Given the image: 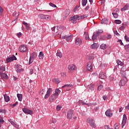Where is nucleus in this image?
I'll use <instances>...</instances> for the list:
<instances>
[{"label": "nucleus", "mask_w": 129, "mask_h": 129, "mask_svg": "<svg viewBox=\"0 0 129 129\" xmlns=\"http://www.w3.org/2000/svg\"><path fill=\"white\" fill-rule=\"evenodd\" d=\"M58 96V95H56L55 94L51 95L49 98V102H53V101H54L55 99H57Z\"/></svg>", "instance_id": "nucleus-4"}, {"label": "nucleus", "mask_w": 129, "mask_h": 129, "mask_svg": "<svg viewBox=\"0 0 129 129\" xmlns=\"http://www.w3.org/2000/svg\"><path fill=\"white\" fill-rule=\"evenodd\" d=\"M121 72L120 74L122 75V76H125V67H123L121 68L120 70Z\"/></svg>", "instance_id": "nucleus-17"}, {"label": "nucleus", "mask_w": 129, "mask_h": 129, "mask_svg": "<svg viewBox=\"0 0 129 129\" xmlns=\"http://www.w3.org/2000/svg\"><path fill=\"white\" fill-rule=\"evenodd\" d=\"M87 122L90 124V125L93 127H96V124H95V121L94 119L91 118H88L87 119Z\"/></svg>", "instance_id": "nucleus-1"}, {"label": "nucleus", "mask_w": 129, "mask_h": 129, "mask_svg": "<svg viewBox=\"0 0 129 129\" xmlns=\"http://www.w3.org/2000/svg\"><path fill=\"white\" fill-rule=\"evenodd\" d=\"M60 109H61V106L58 105L56 106V110H57L58 111H59V110H60Z\"/></svg>", "instance_id": "nucleus-52"}, {"label": "nucleus", "mask_w": 129, "mask_h": 129, "mask_svg": "<svg viewBox=\"0 0 129 129\" xmlns=\"http://www.w3.org/2000/svg\"><path fill=\"white\" fill-rule=\"evenodd\" d=\"M20 67V66L19 64H15V69H19V68Z\"/></svg>", "instance_id": "nucleus-58"}, {"label": "nucleus", "mask_w": 129, "mask_h": 129, "mask_svg": "<svg viewBox=\"0 0 129 129\" xmlns=\"http://www.w3.org/2000/svg\"><path fill=\"white\" fill-rule=\"evenodd\" d=\"M102 33H103V30L102 29H99L96 31V35H98V36L100 35V34H102Z\"/></svg>", "instance_id": "nucleus-26"}, {"label": "nucleus", "mask_w": 129, "mask_h": 129, "mask_svg": "<svg viewBox=\"0 0 129 129\" xmlns=\"http://www.w3.org/2000/svg\"><path fill=\"white\" fill-rule=\"evenodd\" d=\"M22 110L24 113H26V114H33V112L32 110L27 108H23L22 109Z\"/></svg>", "instance_id": "nucleus-7"}, {"label": "nucleus", "mask_w": 129, "mask_h": 129, "mask_svg": "<svg viewBox=\"0 0 129 129\" xmlns=\"http://www.w3.org/2000/svg\"><path fill=\"white\" fill-rule=\"evenodd\" d=\"M100 48L101 49H102V50H104V49H106V48H107V46L105 44H101Z\"/></svg>", "instance_id": "nucleus-28"}, {"label": "nucleus", "mask_w": 129, "mask_h": 129, "mask_svg": "<svg viewBox=\"0 0 129 129\" xmlns=\"http://www.w3.org/2000/svg\"><path fill=\"white\" fill-rule=\"evenodd\" d=\"M117 42H118V43H120V44L123 46V43H122V41H121V40L119 39L117 41Z\"/></svg>", "instance_id": "nucleus-54"}, {"label": "nucleus", "mask_w": 129, "mask_h": 129, "mask_svg": "<svg viewBox=\"0 0 129 129\" xmlns=\"http://www.w3.org/2000/svg\"><path fill=\"white\" fill-rule=\"evenodd\" d=\"M73 117V110H70L68 111L67 118L69 119H71Z\"/></svg>", "instance_id": "nucleus-11"}, {"label": "nucleus", "mask_w": 129, "mask_h": 129, "mask_svg": "<svg viewBox=\"0 0 129 129\" xmlns=\"http://www.w3.org/2000/svg\"><path fill=\"white\" fill-rule=\"evenodd\" d=\"M39 59H43V58H44V54L43 53V52H40L39 54Z\"/></svg>", "instance_id": "nucleus-33"}, {"label": "nucleus", "mask_w": 129, "mask_h": 129, "mask_svg": "<svg viewBox=\"0 0 129 129\" xmlns=\"http://www.w3.org/2000/svg\"><path fill=\"white\" fill-rule=\"evenodd\" d=\"M89 60H92V59H94V55L93 54L90 55L89 56Z\"/></svg>", "instance_id": "nucleus-44"}, {"label": "nucleus", "mask_w": 129, "mask_h": 129, "mask_svg": "<svg viewBox=\"0 0 129 129\" xmlns=\"http://www.w3.org/2000/svg\"><path fill=\"white\" fill-rule=\"evenodd\" d=\"M119 124L118 123H116L114 125V129H118L119 128V127H118Z\"/></svg>", "instance_id": "nucleus-40"}, {"label": "nucleus", "mask_w": 129, "mask_h": 129, "mask_svg": "<svg viewBox=\"0 0 129 129\" xmlns=\"http://www.w3.org/2000/svg\"><path fill=\"white\" fill-rule=\"evenodd\" d=\"M106 23H107L106 19H102L101 22V24H106Z\"/></svg>", "instance_id": "nucleus-46"}, {"label": "nucleus", "mask_w": 129, "mask_h": 129, "mask_svg": "<svg viewBox=\"0 0 129 129\" xmlns=\"http://www.w3.org/2000/svg\"><path fill=\"white\" fill-rule=\"evenodd\" d=\"M112 15H113L114 18H115V19H117V18H118V14H117V13H112Z\"/></svg>", "instance_id": "nucleus-38"}, {"label": "nucleus", "mask_w": 129, "mask_h": 129, "mask_svg": "<svg viewBox=\"0 0 129 129\" xmlns=\"http://www.w3.org/2000/svg\"><path fill=\"white\" fill-rule=\"evenodd\" d=\"M123 78L122 79H121L119 83V85L120 86H124L126 84V83L127 82V79L125 76H122Z\"/></svg>", "instance_id": "nucleus-2"}, {"label": "nucleus", "mask_w": 129, "mask_h": 129, "mask_svg": "<svg viewBox=\"0 0 129 129\" xmlns=\"http://www.w3.org/2000/svg\"><path fill=\"white\" fill-rule=\"evenodd\" d=\"M18 102H16L14 104L12 105L13 107H15V106H17L18 105Z\"/></svg>", "instance_id": "nucleus-57"}, {"label": "nucleus", "mask_w": 129, "mask_h": 129, "mask_svg": "<svg viewBox=\"0 0 129 129\" xmlns=\"http://www.w3.org/2000/svg\"><path fill=\"white\" fill-rule=\"evenodd\" d=\"M87 4V0H82V5L83 7H85Z\"/></svg>", "instance_id": "nucleus-32"}, {"label": "nucleus", "mask_w": 129, "mask_h": 129, "mask_svg": "<svg viewBox=\"0 0 129 129\" xmlns=\"http://www.w3.org/2000/svg\"><path fill=\"white\" fill-rule=\"evenodd\" d=\"M68 68L69 70H70L71 71L77 70V67L74 64H70L68 66Z\"/></svg>", "instance_id": "nucleus-12"}, {"label": "nucleus", "mask_w": 129, "mask_h": 129, "mask_svg": "<svg viewBox=\"0 0 129 129\" xmlns=\"http://www.w3.org/2000/svg\"><path fill=\"white\" fill-rule=\"evenodd\" d=\"M59 92H60V90H59V89H56L55 90V93H54V94L56 95H58L59 96Z\"/></svg>", "instance_id": "nucleus-36"}, {"label": "nucleus", "mask_w": 129, "mask_h": 129, "mask_svg": "<svg viewBox=\"0 0 129 129\" xmlns=\"http://www.w3.org/2000/svg\"><path fill=\"white\" fill-rule=\"evenodd\" d=\"M90 89L92 91H93V90H94V87H93V86H91V87H90Z\"/></svg>", "instance_id": "nucleus-60"}, {"label": "nucleus", "mask_w": 129, "mask_h": 129, "mask_svg": "<svg viewBox=\"0 0 129 129\" xmlns=\"http://www.w3.org/2000/svg\"><path fill=\"white\" fill-rule=\"evenodd\" d=\"M72 23H73V24H76L77 23V20H72Z\"/></svg>", "instance_id": "nucleus-63"}, {"label": "nucleus", "mask_w": 129, "mask_h": 129, "mask_svg": "<svg viewBox=\"0 0 129 129\" xmlns=\"http://www.w3.org/2000/svg\"><path fill=\"white\" fill-rule=\"evenodd\" d=\"M52 82H54L56 84H59L60 83V80L58 78H54L52 79Z\"/></svg>", "instance_id": "nucleus-23"}, {"label": "nucleus", "mask_w": 129, "mask_h": 129, "mask_svg": "<svg viewBox=\"0 0 129 129\" xmlns=\"http://www.w3.org/2000/svg\"><path fill=\"white\" fill-rule=\"evenodd\" d=\"M38 17L40 19H41L42 20H49V18H50V16L49 15H44L43 14H40L38 15Z\"/></svg>", "instance_id": "nucleus-10"}, {"label": "nucleus", "mask_w": 129, "mask_h": 129, "mask_svg": "<svg viewBox=\"0 0 129 129\" xmlns=\"http://www.w3.org/2000/svg\"><path fill=\"white\" fill-rule=\"evenodd\" d=\"M102 88H103V86L102 85H100L98 87L97 90L99 91H100V90H101V89H102Z\"/></svg>", "instance_id": "nucleus-45"}, {"label": "nucleus", "mask_w": 129, "mask_h": 129, "mask_svg": "<svg viewBox=\"0 0 129 129\" xmlns=\"http://www.w3.org/2000/svg\"><path fill=\"white\" fill-rule=\"evenodd\" d=\"M99 110V107H95V108H94V110H95V111H97L98 110Z\"/></svg>", "instance_id": "nucleus-56"}, {"label": "nucleus", "mask_w": 129, "mask_h": 129, "mask_svg": "<svg viewBox=\"0 0 129 129\" xmlns=\"http://www.w3.org/2000/svg\"><path fill=\"white\" fill-rule=\"evenodd\" d=\"M116 63L117 64V66H119V65L120 66H123V62L118 59L116 60Z\"/></svg>", "instance_id": "nucleus-30"}, {"label": "nucleus", "mask_w": 129, "mask_h": 129, "mask_svg": "<svg viewBox=\"0 0 129 129\" xmlns=\"http://www.w3.org/2000/svg\"><path fill=\"white\" fill-rule=\"evenodd\" d=\"M10 122H11V124L12 125H14V126H15V127H18V125H17L16 123H14V121H12L11 120H9Z\"/></svg>", "instance_id": "nucleus-37"}, {"label": "nucleus", "mask_w": 129, "mask_h": 129, "mask_svg": "<svg viewBox=\"0 0 129 129\" xmlns=\"http://www.w3.org/2000/svg\"><path fill=\"white\" fill-rule=\"evenodd\" d=\"M114 22H115V24H118L121 23V21L120 20H115Z\"/></svg>", "instance_id": "nucleus-49"}, {"label": "nucleus", "mask_w": 129, "mask_h": 129, "mask_svg": "<svg viewBox=\"0 0 129 129\" xmlns=\"http://www.w3.org/2000/svg\"><path fill=\"white\" fill-rule=\"evenodd\" d=\"M16 71L18 73H21L23 71V69H17Z\"/></svg>", "instance_id": "nucleus-50"}, {"label": "nucleus", "mask_w": 129, "mask_h": 129, "mask_svg": "<svg viewBox=\"0 0 129 129\" xmlns=\"http://www.w3.org/2000/svg\"><path fill=\"white\" fill-rule=\"evenodd\" d=\"M89 9V6H87L85 8V11H88Z\"/></svg>", "instance_id": "nucleus-62"}, {"label": "nucleus", "mask_w": 129, "mask_h": 129, "mask_svg": "<svg viewBox=\"0 0 129 129\" xmlns=\"http://www.w3.org/2000/svg\"><path fill=\"white\" fill-rule=\"evenodd\" d=\"M97 37H98V35L97 34H94L93 35L92 39L93 41H95V40H96Z\"/></svg>", "instance_id": "nucleus-31"}, {"label": "nucleus", "mask_w": 129, "mask_h": 129, "mask_svg": "<svg viewBox=\"0 0 129 129\" xmlns=\"http://www.w3.org/2000/svg\"><path fill=\"white\" fill-rule=\"evenodd\" d=\"M4 98L6 102H9V101H10V97H9V96L5 95Z\"/></svg>", "instance_id": "nucleus-29"}, {"label": "nucleus", "mask_w": 129, "mask_h": 129, "mask_svg": "<svg viewBox=\"0 0 129 129\" xmlns=\"http://www.w3.org/2000/svg\"><path fill=\"white\" fill-rule=\"evenodd\" d=\"M84 35L85 36L86 40H91V39H90L89 37L87 35V33H85Z\"/></svg>", "instance_id": "nucleus-41"}, {"label": "nucleus", "mask_w": 129, "mask_h": 129, "mask_svg": "<svg viewBox=\"0 0 129 129\" xmlns=\"http://www.w3.org/2000/svg\"><path fill=\"white\" fill-rule=\"evenodd\" d=\"M73 37V35H71L69 36H64V38H66L67 42H69V41H70V40H71V39H72Z\"/></svg>", "instance_id": "nucleus-22"}, {"label": "nucleus", "mask_w": 129, "mask_h": 129, "mask_svg": "<svg viewBox=\"0 0 129 129\" xmlns=\"http://www.w3.org/2000/svg\"><path fill=\"white\" fill-rule=\"evenodd\" d=\"M37 53L36 52H33L31 54V55L30 56V58H29V64H32V63H33V61H34V59H35V58H37Z\"/></svg>", "instance_id": "nucleus-3"}, {"label": "nucleus", "mask_w": 129, "mask_h": 129, "mask_svg": "<svg viewBox=\"0 0 129 129\" xmlns=\"http://www.w3.org/2000/svg\"><path fill=\"white\" fill-rule=\"evenodd\" d=\"M124 39L125 40H126V41H127L128 42H129V37H127V36L125 35Z\"/></svg>", "instance_id": "nucleus-53"}, {"label": "nucleus", "mask_w": 129, "mask_h": 129, "mask_svg": "<svg viewBox=\"0 0 129 129\" xmlns=\"http://www.w3.org/2000/svg\"><path fill=\"white\" fill-rule=\"evenodd\" d=\"M40 95H43L44 94V89H41L39 92Z\"/></svg>", "instance_id": "nucleus-51"}, {"label": "nucleus", "mask_w": 129, "mask_h": 129, "mask_svg": "<svg viewBox=\"0 0 129 129\" xmlns=\"http://www.w3.org/2000/svg\"><path fill=\"white\" fill-rule=\"evenodd\" d=\"M61 76L62 77H66V73H62L61 74Z\"/></svg>", "instance_id": "nucleus-55"}, {"label": "nucleus", "mask_w": 129, "mask_h": 129, "mask_svg": "<svg viewBox=\"0 0 129 129\" xmlns=\"http://www.w3.org/2000/svg\"><path fill=\"white\" fill-rule=\"evenodd\" d=\"M72 86H73V85H71V84H69V85H64V86H63L62 87V88H64V87H72Z\"/></svg>", "instance_id": "nucleus-42"}, {"label": "nucleus", "mask_w": 129, "mask_h": 129, "mask_svg": "<svg viewBox=\"0 0 129 129\" xmlns=\"http://www.w3.org/2000/svg\"><path fill=\"white\" fill-rule=\"evenodd\" d=\"M75 43L78 45V46H80L81 44H82V41H81V39L80 38H77L76 40Z\"/></svg>", "instance_id": "nucleus-21"}, {"label": "nucleus", "mask_w": 129, "mask_h": 129, "mask_svg": "<svg viewBox=\"0 0 129 129\" xmlns=\"http://www.w3.org/2000/svg\"><path fill=\"white\" fill-rule=\"evenodd\" d=\"M56 56L57 57H59V58H62V53L60 52H57Z\"/></svg>", "instance_id": "nucleus-34"}, {"label": "nucleus", "mask_w": 129, "mask_h": 129, "mask_svg": "<svg viewBox=\"0 0 129 129\" xmlns=\"http://www.w3.org/2000/svg\"><path fill=\"white\" fill-rule=\"evenodd\" d=\"M0 70L2 72H4V71H6V68L5 67H0Z\"/></svg>", "instance_id": "nucleus-47"}, {"label": "nucleus", "mask_w": 129, "mask_h": 129, "mask_svg": "<svg viewBox=\"0 0 129 129\" xmlns=\"http://www.w3.org/2000/svg\"><path fill=\"white\" fill-rule=\"evenodd\" d=\"M13 17H16L15 19V21H16V20H18V18H19V16H20V14L18 13V14L17 15V12L15 11L13 13Z\"/></svg>", "instance_id": "nucleus-27"}, {"label": "nucleus", "mask_w": 129, "mask_h": 129, "mask_svg": "<svg viewBox=\"0 0 129 129\" xmlns=\"http://www.w3.org/2000/svg\"><path fill=\"white\" fill-rule=\"evenodd\" d=\"M0 75L1 77H2L3 79H8V78H9L8 75L6 73H1Z\"/></svg>", "instance_id": "nucleus-19"}, {"label": "nucleus", "mask_w": 129, "mask_h": 129, "mask_svg": "<svg viewBox=\"0 0 129 129\" xmlns=\"http://www.w3.org/2000/svg\"><path fill=\"white\" fill-rule=\"evenodd\" d=\"M17 97L19 101H22L23 99V95L22 94H17Z\"/></svg>", "instance_id": "nucleus-25"}, {"label": "nucleus", "mask_w": 129, "mask_h": 129, "mask_svg": "<svg viewBox=\"0 0 129 129\" xmlns=\"http://www.w3.org/2000/svg\"><path fill=\"white\" fill-rule=\"evenodd\" d=\"M49 6L52 8H57V6L52 3H49Z\"/></svg>", "instance_id": "nucleus-48"}, {"label": "nucleus", "mask_w": 129, "mask_h": 129, "mask_svg": "<svg viewBox=\"0 0 129 129\" xmlns=\"http://www.w3.org/2000/svg\"><path fill=\"white\" fill-rule=\"evenodd\" d=\"M52 88H50L48 89V90L46 92V94H45L44 96V99H48V98L50 95H51V92H52Z\"/></svg>", "instance_id": "nucleus-8"}, {"label": "nucleus", "mask_w": 129, "mask_h": 129, "mask_svg": "<svg viewBox=\"0 0 129 129\" xmlns=\"http://www.w3.org/2000/svg\"><path fill=\"white\" fill-rule=\"evenodd\" d=\"M0 112H2L3 113H6V110L0 109Z\"/></svg>", "instance_id": "nucleus-59"}, {"label": "nucleus", "mask_w": 129, "mask_h": 129, "mask_svg": "<svg viewBox=\"0 0 129 129\" xmlns=\"http://www.w3.org/2000/svg\"><path fill=\"white\" fill-rule=\"evenodd\" d=\"M107 39L108 40H109V39H111V35H108L107 36Z\"/></svg>", "instance_id": "nucleus-61"}, {"label": "nucleus", "mask_w": 129, "mask_h": 129, "mask_svg": "<svg viewBox=\"0 0 129 129\" xmlns=\"http://www.w3.org/2000/svg\"><path fill=\"white\" fill-rule=\"evenodd\" d=\"M79 19H80L79 16H78V15H75V16H73V17H71L70 18V21H73V20H80Z\"/></svg>", "instance_id": "nucleus-18"}, {"label": "nucleus", "mask_w": 129, "mask_h": 129, "mask_svg": "<svg viewBox=\"0 0 129 129\" xmlns=\"http://www.w3.org/2000/svg\"><path fill=\"white\" fill-rule=\"evenodd\" d=\"M23 24L24 25V26H25V28H26V30H27V31H29V30H30V28H31V27H30L31 25L29 23H27L26 22L23 21Z\"/></svg>", "instance_id": "nucleus-16"}, {"label": "nucleus", "mask_w": 129, "mask_h": 129, "mask_svg": "<svg viewBox=\"0 0 129 129\" xmlns=\"http://www.w3.org/2000/svg\"><path fill=\"white\" fill-rule=\"evenodd\" d=\"M99 78H101V79H106V75L105 73L102 72L100 73L99 75Z\"/></svg>", "instance_id": "nucleus-15"}, {"label": "nucleus", "mask_w": 129, "mask_h": 129, "mask_svg": "<svg viewBox=\"0 0 129 129\" xmlns=\"http://www.w3.org/2000/svg\"><path fill=\"white\" fill-rule=\"evenodd\" d=\"M30 74L31 75H32V74H33V69H31L30 70Z\"/></svg>", "instance_id": "nucleus-64"}, {"label": "nucleus", "mask_w": 129, "mask_h": 129, "mask_svg": "<svg viewBox=\"0 0 129 129\" xmlns=\"http://www.w3.org/2000/svg\"><path fill=\"white\" fill-rule=\"evenodd\" d=\"M126 10H129V4H127L123 8H122L121 9V11L123 12V11H125Z\"/></svg>", "instance_id": "nucleus-24"}, {"label": "nucleus", "mask_w": 129, "mask_h": 129, "mask_svg": "<svg viewBox=\"0 0 129 129\" xmlns=\"http://www.w3.org/2000/svg\"><path fill=\"white\" fill-rule=\"evenodd\" d=\"M85 18H87V16L86 15H83L80 16V20H82V19H85Z\"/></svg>", "instance_id": "nucleus-43"}, {"label": "nucleus", "mask_w": 129, "mask_h": 129, "mask_svg": "<svg viewBox=\"0 0 129 129\" xmlns=\"http://www.w3.org/2000/svg\"><path fill=\"white\" fill-rule=\"evenodd\" d=\"M127 118L126 117V115L123 114V119L122 121V128H123V127L125 125V123H126V120Z\"/></svg>", "instance_id": "nucleus-9"}, {"label": "nucleus", "mask_w": 129, "mask_h": 129, "mask_svg": "<svg viewBox=\"0 0 129 129\" xmlns=\"http://www.w3.org/2000/svg\"><path fill=\"white\" fill-rule=\"evenodd\" d=\"M14 60H17V57L15 55H13L12 56L7 58L6 61L7 63H10V62H12L14 61Z\"/></svg>", "instance_id": "nucleus-13"}, {"label": "nucleus", "mask_w": 129, "mask_h": 129, "mask_svg": "<svg viewBox=\"0 0 129 129\" xmlns=\"http://www.w3.org/2000/svg\"><path fill=\"white\" fill-rule=\"evenodd\" d=\"M105 114H106V116L110 117L112 116V115L113 114L112 113H111V110H110V109H108L105 112Z\"/></svg>", "instance_id": "nucleus-14"}, {"label": "nucleus", "mask_w": 129, "mask_h": 129, "mask_svg": "<svg viewBox=\"0 0 129 129\" xmlns=\"http://www.w3.org/2000/svg\"><path fill=\"white\" fill-rule=\"evenodd\" d=\"M99 47V45L97 43H93L91 45V49H94V50L97 49Z\"/></svg>", "instance_id": "nucleus-20"}, {"label": "nucleus", "mask_w": 129, "mask_h": 129, "mask_svg": "<svg viewBox=\"0 0 129 129\" xmlns=\"http://www.w3.org/2000/svg\"><path fill=\"white\" fill-rule=\"evenodd\" d=\"M86 68L88 71L91 72L93 69V64L91 62H88L86 67Z\"/></svg>", "instance_id": "nucleus-6"}, {"label": "nucleus", "mask_w": 129, "mask_h": 129, "mask_svg": "<svg viewBox=\"0 0 129 129\" xmlns=\"http://www.w3.org/2000/svg\"><path fill=\"white\" fill-rule=\"evenodd\" d=\"M4 121H5V120H4L3 118L1 116H0V127H1V126H2V124H3V123H4Z\"/></svg>", "instance_id": "nucleus-39"}, {"label": "nucleus", "mask_w": 129, "mask_h": 129, "mask_svg": "<svg viewBox=\"0 0 129 129\" xmlns=\"http://www.w3.org/2000/svg\"><path fill=\"white\" fill-rule=\"evenodd\" d=\"M66 16H69L70 15V10L67 9L65 11Z\"/></svg>", "instance_id": "nucleus-35"}, {"label": "nucleus", "mask_w": 129, "mask_h": 129, "mask_svg": "<svg viewBox=\"0 0 129 129\" xmlns=\"http://www.w3.org/2000/svg\"><path fill=\"white\" fill-rule=\"evenodd\" d=\"M19 50L20 52H21L23 53V52H26V51L28 50V47L27 46V45H22L19 47Z\"/></svg>", "instance_id": "nucleus-5"}]
</instances>
